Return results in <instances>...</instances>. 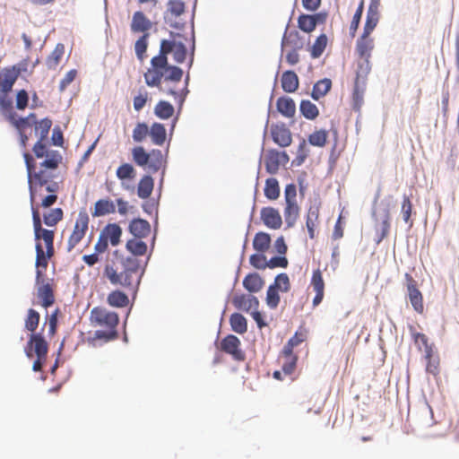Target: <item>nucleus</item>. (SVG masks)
<instances>
[{
  "instance_id": "e433bc0d",
  "label": "nucleus",
  "mask_w": 459,
  "mask_h": 459,
  "mask_svg": "<svg viewBox=\"0 0 459 459\" xmlns=\"http://www.w3.org/2000/svg\"><path fill=\"white\" fill-rule=\"evenodd\" d=\"M281 87L285 92H294L299 88V78L295 72L286 71L282 74Z\"/></svg>"
},
{
  "instance_id": "423d86ee",
  "label": "nucleus",
  "mask_w": 459,
  "mask_h": 459,
  "mask_svg": "<svg viewBox=\"0 0 459 459\" xmlns=\"http://www.w3.org/2000/svg\"><path fill=\"white\" fill-rule=\"evenodd\" d=\"M164 51V56L168 57V55L172 53L173 58L177 63H183L186 57V48L185 44L178 40L176 38L172 39H162L160 46V53L162 54Z\"/></svg>"
},
{
  "instance_id": "37998d69",
  "label": "nucleus",
  "mask_w": 459,
  "mask_h": 459,
  "mask_svg": "<svg viewBox=\"0 0 459 459\" xmlns=\"http://www.w3.org/2000/svg\"><path fill=\"white\" fill-rule=\"evenodd\" d=\"M64 212L62 208L56 207L51 209L48 212L43 213L42 222L48 227H55L60 221L63 220Z\"/></svg>"
},
{
  "instance_id": "603ef678",
  "label": "nucleus",
  "mask_w": 459,
  "mask_h": 459,
  "mask_svg": "<svg viewBox=\"0 0 459 459\" xmlns=\"http://www.w3.org/2000/svg\"><path fill=\"white\" fill-rule=\"evenodd\" d=\"M264 195L270 200H275L280 195L279 182L274 178H267L264 186Z\"/></svg>"
},
{
  "instance_id": "c03bdc74",
  "label": "nucleus",
  "mask_w": 459,
  "mask_h": 459,
  "mask_svg": "<svg viewBox=\"0 0 459 459\" xmlns=\"http://www.w3.org/2000/svg\"><path fill=\"white\" fill-rule=\"evenodd\" d=\"M281 160L279 159V152L271 150L265 156L264 164L268 173L275 174L280 168Z\"/></svg>"
},
{
  "instance_id": "4c0bfd02",
  "label": "nucleus",
  "mask_w": 459,
  "mask_h": 459,
  "mask_svg": "<svg viewBox=\"0 0 459 459\" xmlns=\"http://www.w3.org/2000/svg\"><path fill=\"white\" fill-rule=\"evenodd\" d=\"M52 125V119L48 117H45L39 120L37 119V123L34 126V133L35 135L39 136L38 139L48 140Z\"/></svg>"
},
{
  "instance_id": "58836bf2",
  "label": "nucleus",
  "mask_w": 459,
  "mask_h": 459,
  "mask_svg": "<svg viewBox=\"0 0 459 459\" xmlns=\"http://www.w3.org/2000/svg\"><path fill=\"white\" fill-rule=\"evenodd\" d=\"M116 211V206L113 201L109 199H100L95 204L92 215L95 217L104 216L113 213Z\"/></svg>"
},
{
  "instance_id": "2f4dec72",
  "label": "nucleus",
  "mask_w": 459,
  "mask_h": 459,
  "mask_svg": "<svg viewBox=\"0 0 459 459\" xmlns=\"http://www.w3.org/2000/svg\"><path fill=\"white\" fill-rule=\"evenodd\" d=\"M277 110L286 117H292L296 112V105L292 99L281 97L277 100Z\"/></svg>"
},
{
  "instance_id": "b1692460",
  "label": "nucleus",
  "mask_w": 459,
  "mask_h": 459,
  "mask_svg": "<svg viewBox=\"0 0 459 459\" xmlns=\"http://www.w3.org/2000/svg\"><path fill=\"white\" fill-rule=\"evenodd\" d=\"M366 89V78H360L359 73H357L354 89L352 92V101L353 108L357 110H359L362 103H363V96Z\"/></svg>"
},
{
  "instance_id": "aec40b11",
  "label": "nucleus",
  "mask_w": 459,
  "mask_h": 459,
  "mask_svg": "<svg viewBox=\"0 0 459 459\" xmlns=\"http://www.w3.org/2000/svg\"><path fill=\"white\" fill-rule=\"evenodd\" d=\"M261 220L266 227L273 230H278L282 225L279 211L273 207H264L261 210Z\"/></svg>"
},
{
  "instance_id": "cd10ccee",
  "label": "nucleus",
  "mask_w": 459,
  "mask_h": 459,
  "mask_svg": "<svg viewBox=\"0 0 459 459\" xmlns=\"http://www.w3.org/2000/svg\"><path fill=\"white\" fill-rule=\"evenodd\" d=\"M129 231L137 238L147 237L151 232L150 223L143 219H134L129 224Z\"/></svg>"
},
{
  "instance_id": "412c9836",
  "label": "nucleus",
  "mask_w": 459,
  "mask_h": 459,
  "mask_svg": "<svg viewBox=\"0 0 459 459\" xmlns=\"http://www.w3.org/2000/svg\"><path fill=\"white\" fill-rule=\"evenodd\" d=\"M12 91H0V114L9 122L15 115L13 98L10 95Z\"/></svg>"
},
{
  "instance_id": "864d4df0",
  "label": "nucleus",
  "mask_w": 459,
  "mask_h": 459,
  "mask_svg": "<svg viewBox=\"0 0 459 459\" xmlns=\"http://www.w3.org/2000/svg\"><path fill=\"white\" fill-rule=\"evenodd\" d=\"M299 214V207L297 203H287L284 209V217L288 226H292Z\"/></svg>"
},
{
  "instance_id": "4468645a",
  "label": "nucleus",
  "mask_w": 459,
  "mask_h": 459,
  "mask_svg": "<svg viewBox=\"0 0 459 459\" xmlns=\"http://www.w3.org/2000/svg\"><path fill=\"white\" fill-rule=\"evenodd\" d=\"M116 176L121 181L122 188L127 191H134V186L129 183L134 179L136 170L130 163H124L120 165L116 171Z\"/></svg>"
},
{
  "instance_id": "72a5a7b5",
  "label": "nucleus",
  "mask_w": 459,
  "mask_h": 459,
  "mask_svg": "<svg viewBox=\"0 0 459 459\" xmlns=\"http://www.w3.org/2000/svg\"><path fill=\"white\" fill-rule=\"evenodd\" d=\"M149 135L152 143L161 146L166 141V129L160 123H153L149 129Z\"/></svg>"
},
{
  "instance_id": "9b49d317",
  "label": "nucleus",
  "mask_w": 459,
  "mask_h": 459,
  "mask_svg": "<svg viewBox=\"0 0 459 459\" xmlns=\"http://www.w3.org/2000/svg\"><path fill=\"white\" fill-rule=\"evenodd\" d=\"M405 279L411 304L416 312L421 314L424 311L422 294L417 288V282L411 274L406 273Z\"/></svg>"
},
{
  "instance_id": "f257e3e1",
  "label": "nucleus",
  "mask_w": 459,
  "mask_h": 459,
  "mask_svg": "<svg viewBox=\"0 0 459 459\" xmlns=\"http://www.w3.org/2000/svg\"><path fill=\"white\" fill-rule=\"evenodd\" d=\"M162 54L153 56L150 62V67L143 74L144 82L149 87H157L161 90L162 80L165 82H179L183 76L181 68L170 65L168 57Z\"/></svg>"
},
{
  "instance_id": "5701e85b",
  "label": "nucleus",
  "mask_w": 459,
  "mask_h": 459,
  "mask_svg": "<svg viewBox=\"0 0 459 459\" xmlns=\"http://www.w3.org/2000/svg\"><path fill=\"white\" fill-rule=\"evenodd\" d=\"M278 360L281 364L283 374L285 376H290L296 369L298 356L294 354L293 351L286 352V350L282 349Z\"/></svg>"
},
{
  "instance_id": "09e8293b",
  "label": "nucleus",
  "mask_w": 459,
  "mask_h": 459,
  "mask_svg": "<svg viewBox=\"0 0 459 459\" xmlns=\"http://www.w3.org/2000/svg\"><path fill=\"white\" fill-rule=\"evenodd\" d=\"M230 323L231 329L238 333H245L247 331V319L238 313H234L230 316Z\"/></svg>"
},
{
  "instance_id": "774afa93",
  "label": "nucleus",
  "mask_w": 459,
  "mask_h": 459,
  "mask_svg": "<svg viewBox=\"0 0 459 459\" xmlns=\"http://www.w3.org/2000/svg\"><path fill=\"white\" fill-rule=\"evenodd\" d=\"M327 37L325 34H321L320 36H318L312 46L311 56L314 58L319 57L325 51Z\"/></svg>"
},
{
  "instance_id": "ddd939ff",
  "label": "nucleus",
  "mask_w": 459,
  "mask_h": 459,
  "mask_svg": "<svg viewBox=\"0 0 459 459\" xmlns=\"http://www.w3.org/2000/svg\"><path fill=\"white\" fill-rule=\"evenodd\" d=\"M375 48L374 38L370 34L363 33L356 41V52L360 58L365 59L367 66L369 65V58Z\"/></svg>"
},
{
  "instance_id": "2eb2a0df",
  "label": "nucleus",
  "mask_w": 459,
  "mask_h": 459,
  "mask_svg": "<svg viewBox=\"0 0 459 459\" xmlns=\"http://www.w3.org/2000/svg\"><path fill=\"white\" fill-rule=\"evenodd\" d=\"M390 211L388 208L383 210L382 213L379 216L375 217L376 221V234H377V244H379L383 239H385L390 231Z\"/></svg>"
},
{
  "instance_id": "39448f33",
  "label": "nucleus",
  "mask_w": 459,
  "mask_h": 459,
  "mask_svg": "<svg viewBox=\"0 0 459 459\" xmlns=\"http://www.w3.org/2000/svg\"><path fill=\"white\" fill-rule=\"evenodd\" d=\"M44 327L45 325L39 332L30 333L29 340L24 346V353L28 359H32V356L35 355L37 358L45 360L48 351V343L43 333Z\"/></svg>"
},
{
  "instance_id": "6e6d98bb",
  "label": "nucleus",
  "mask_w": 459,
  "mask_h": 459,
  "mask_svg": "<svg viewBox=\"0 0 459 459\" xmlns=\"http://www.w3.org/2000/svg\"><path fill=\"white\" fill-rule=\"evenodd\" d=\"M108 301L110 306L117 307H124L128 304V297L122 291H112L108 297Z\"/></svg>"
},
{
  "instance_id": "49530a36",
  "label": "nucleus",
  "mask_w": 459,
  "mask_h": 459,
  "mask_svg": "<svg viewBox=\"0 0 459 459\" xmlns=\"http://www.w3.org/2000/svg\"><path fill=\"white\" fill-rule=\"evenodd\" d=\"M270 245L271 237L268 233L258 232L255 234L253 239V247L256 251L260 253H264L269 249Z\"/></svg>"
},
{
  "instance_id": "a19ab883",
  "label": "nucleus",
  "mask_w": 459,
  "mask_h": 459,
  "mask_svg": "<svg viewBox=\"0 0 459 459\" xmlns=\"http://www.w3.org/2000/svg\"><path fill=\"white\" fill-rule=\"evenodd\" d=\"M332 88V81L328 78H324L316 82L313 87L311 96L314 100H318L320 98L325 96Z\"/></svg>"
},
{
  "instance_id": "c756f323",
  "label": "nucleus",
  "mask_w": 459,
  "mask_h": 459,
  "mask_svg": "<svg viewBox=\"0 0 459 459\" xmlns=\"http://www.w3.org/2000/svg\"><path fill=\"white\" fill-rule=\"evenodd\" d=\"M17 79L8 66L2 68L0 70V91H13Z\"/></svg>"
},
{
  "instance_id": "ea45409f",
  "label": "nucleus",
  "mask_w": 459,
  "mask_h": 459,
  "mask_svg": "<svg viewBox=\"0 0 459 459\" xmlns=\"http://www.w3.org/2000/svg\"><path fill=\"white\" fill-rule=\"evenodd\" d=\"M319 218V207L318 206H310L307 215L306 225L307 228V231L310 238H315V230L318 224Z\"/></svg>"
},
{
  "instance_id": "c85d7f7f",
  "label": "nucleus",
  "mask_w": 459,
  "mask_h": 459,
  "mask_svg": "<svg viewBox=\"0 0 459 459\" xmlns=\"http://www.w3.org/2000/svg\"><path fill=\"white\" fill-rule=\"evenodd\" d=\"M17 79L8 66L2 68L0 70V91H13Z\"/></svg>"
},
{
  "instance_id": "13d9d810",
  "label": "nucleus",
  "mask_w": 459,
  "mask_h": 459,
  "mask_svg": "<svg viewBox=\"0 0 459 459\" xmlns=\"http://www.w3.org/2000/svg\"><path fill=\"white\" fill-rule=\"evenodd\" d=\"M30 102L29 92L25 89H19L15 91V104L14 107L19 111H23Z\"/></svg>"
},
{
  "instance_id": "3c124183",
  "label": "nucleus",
  "mask_w": 459,
  "mask_h": 459,
  "mask_svg": "<svg viewBox=\"0 0 459 459\" xmlns=\"http://www.w3.org/2000/svg\"><path fill=\"white\" fill-rule=\"evenodd\" d=\"M126 249L132 253V256L143 255L147 251V245L140 238L129 239L126 242Z\"/></svg>"
},
{
  "instance_id": "0eeeda50",
  "label": "nucleus",
  "mask_w": 459,
  "mask_h": 459,
  "mask_svg": "<svg viewBox=\"0 0 459 459\" xmlns=\"http://www.w3.org/2000/svg\"><path fill=\"white\" fill-rule=\"evenodd\" d=\"M31 217L35 245L42 246L40 239H43L44 242L54 240V230L42 227L39 208L33 204L31 205Z\"/></svg>"
},
{
  "instance_id": "f03ea898",
  "label": "nucleus",
  "mask_w": 459,
  "mask_h": 459,
  "mask_svg": "<svg viewBox=\"0 0 459 459\" xmlns=\"http://www.w3.org/2000/svg\"><path fill=\"white\" fill-rule=\"evenodd\" d=\"M105 274L112 284L134 290L141 281L142 273L139 260L134 256H127L123 259L120 272L107 264Z\"/></svg>"
},
{
  "instance_id": "dca6fc26",
  "label": "nucleus",
  "mask_w": 459,
  "mask_h": 459,
  "mask_svg": "<svg viewBox=\"0 0 459 459\" xmlns=\"http://www.w3.org/2000/svg\"><path fill=\"white\" fill-rule=\"evenodd\" d=\"M379 0H371L368 12H367V17L366 22L363 27V33L370 34L374 31L376 29L378 22H379Z\"/></svg>"
},
{
  "instance_id": "79ce46f5",
  "label": "nucleus",
  "mask_w": 459,
  "mask_h": 459,
  "mask_svg": "<svg viewBox=\"0 0 459 459\" xmlns=\"http://www.w3.org/2000/svg\"><path fill=\"white\" fill-rule=\"evenodd\" d=\"M65 53V45L57 43L55 49L46 59V65L49 70L55 69L60 63L62 56Z\"/></svg>"
},
{
  "instance_id": "4d7b16f0",
  "label": "nucleus",
  "mask_w": 459,
  "mask_h": 459,
  "mask_svg": "<svg viewBox=\"0 0 459 459\" xmlns=\"http://www.w3.org/2000/svg\"><path fill=\"white\" fill-rule=\"evenodd\" d=\"M401 213L404 222L411 227L413 225V221L411 219L412 213V203L411 198L407 195H403V197Z\"/></svg>"
},
{
  "instance_id": "6e6552de",
  "label": "nucleus",
  "mask_w": 459,
  "mask_h": 459,
  "mask_svg": "<svg viewBox=\"0 0 459 459\" xmlns=\"http://www.w3.org/2000/svg\"><path fill=\"white\" fill-rule=\"evenodd\" d=\"M86 233V209L82 207L75 221L74 230L67 242V251H71L84 237Z\"/></svg>"
},
{
  "instance_id": "f3484780",
  "label": "nucleus",
  "mask_w": 459,
  "mask_h": 459,
  "mask_svg": "<svg viewBox=\"0 0 459 459\" xmlns=\"http://www.w3.org/2000/svg\"><path fill=\"white\" fill-rule=\"evenodd\" d=\"M121 235V228L116 223H109L101 230L98 241L108 245L109 240L112 246H117L120 242Z\"/></svg>"
},
{
  "instance_id": "7c9ffc66",
  "label": "nucleus",
  "mask_w": 459,
  "mask_h": 459,
  "mask_svg": "<svg viewBox=\"0 0 459 459\" xmlns=\"http://www.w3.org/2000/svg\"><path fill=\"white\" fill-rule=\"evenodd\" d=\"M42 159L43 160L39 163L40 168L56 170L59 164L62 163L63 156L59 151L53 150L48 151V153Z\"/></svg>"
},
{
  "instance_id": "4be33fe9",
  "label": "nucleus",
  "mask_w": 459,
  "mask_h": 459,
  "mask_svg": "<svg viewBox=\"0 0 459 459\" xmlns=\"http://www.w3.org/2000/svg\"><path fill=\"white\" fill-rule=\"evenodd\" d=\"M311 286L316 292V296L313 299V306L316 307L322 302L325 295V281L320 269H316L313 272Z\"/></svg>"
},
{
  "instance_id": "20e7f679",
  "label": "nucleus",
  "mask_w": 459,
  "mask_h": 459,
  "mask_svg": "<svg viewBox=\"0 0 459 459\" xmlns=\"http://www.w3.org/2000/svg\"><path fill=\"white\" fill-rule=\"evenodd\" d=\"M132 159L137 166L147 169L152 173L159 171L165 162L160 150L153 149L147 152L143 146L133 148Z\"/></svg>"
},
{
  "instance_id": "680f3d73",
  "label": "nucleus",
  "mask_w": 459,
  "mask_h": 459,
  "mask_svg": "<svg viewBox=\"0 0 459 459\" xmlns=\"http://www.w3.org/2000/svg\"><path fill=\"white\" fill-rule=\"evenodd\" d=\"M363 10H364V1L361 0L353 17H352L351 24H350L349 30H350V35L351 38H354L357 33L358 28L359 26V22H360V20L362 17Z\"/></svg>"
},
{
  "instance_id": "f8f14e48",
  "label": "nucleus",
  "mask_w": 459,
  "mask_h": 459,
  "mask_svg": "<svg viewBox=\"0 0 459 459\" xmlns=\"http://www.w3.org/2000/svg\"><path fill=\"white\" fill-rule=\"evenodd\" d=\"M152 28V21L142 11L134 13L130 23V30L134 34L142 35L150 34L149 30Z\"/></svg>"
},
{
  "instance_id": "e2e57ef3",
  "label": "nucleus",
  "mask_w": 459,
  "mask_h": 459,
  "mask_svg": "<svg viewBox=\"0 0 459 459\" xmlns=\"http://www.w3.org/2000/svg\"><path fill=\"white\" fill-rule=\"evenodd\" d=\"M328 134L327 131L321 129L314 132L308 136V143L311 145L317 147H324L327 142Z\"/></svg>"
},
{
  "instance_id": "473e14b6",
  "label": "nucleus",
  "mask_w": 459,
  "mask_h": 459,
  "mask_svg": "<svg viewBox=\"0 0 459 459\" xmlns=\"http://www.w3.org/2000/svg\"><path fill=\"white\" fill-rule=\"evenodd\" d=\"M264 284V280L256 273L247 274L243 280V286L249 292H258Z\"/></svg>"
},
{
  "instance_id": "f704fd0d",
  "label": "nucleus",
  "mask_w": 459,
  "mask_h": 459,
  "mask_svg": "<svg viewBox=\"0 0 459 459\" xmlns=\"http://www.w3.org/2000/svg\"><path fill=\"white\" fill-rule=\"evenodd\" d=\"M36 166L32 169V178L36 179L37 185L45 186L47 183L53 181L56 175L55 174V170L40 168L39 170H36Z\"/></svg>"
},
{
  "instance_id": "6ab92c4d",
  "label": "nucleus",
  "mask_w": 459,
  "mask_h": 459,
  "mask_svg": "<svg viewBox=\"0 0 459 459\" xmlns=\"http://www.w3.org/2000/svg\"><path fill=\"white\" fill-rule=\"evenodd\" d=\"M232 304L237 309L250 313L255 308H258L259 301L251 294H240L233 298Z\"/></svg>"
},
{
  "instance_id": "a18cd8bd",
  "label": "nucleus",
  "mask_w": 459,
  "mask_h": 459,
  "mask_svg": "<svg viewBox=\"0 0 459 459\" xmlns=\"http://www.w3.org/2000/svg\"><path fill=\"white\" fill-rule=\"evenodd\" d=\"M150 34L141 35L134 43V52L137 59L143 62L147 57V48L149 46Z\"/></svg>"
},
{
  "instance_id": "bf43d9fd",
  "label": "nucleus",
  "mask_w": 459,
  "mask_h": 459,
  "mask_svg": "<svg viewBox=\"0 0 459 459\" xmlns=\"http://www.w3.org/2000/svg\"><path fill=\"white\" fill-rule=\"evenodd\" d=\"M300 112L307 119L313 120L317 117L319 111L317 107L310 100H302L300 103Z\"/></svg>"
},
{
  "instance_id": "de8ad7c7",
  "label": "nucleus",
  "mask_w": 459,
  "mask_h": 459,
  "mask_svg": "<svg viewBox=\"0 0 459 459\" xmlns=\"http://www.w3.org/2000/svg\"><path fill=\"white\" fill-rule=\"evenodd\" d=\"M40 320V314L34 308L30 307L27 310V316L24 322V328L30 333H37L36 329L39 326Z\"/></svg>"
},
{
  "instance_id": "bb28decb",
  "label": "nucleus",
  "mask_w": 459,
  "mask_h": 459,
  "mask_svg": "<svg viewBox=\"0 0 459 459\" xmlns=\"http://www.w3.org/2000/svg\"><path fill=\"white\" fill-rule=\"evenodd\" d=\"M108 244L97 241L94 247V252L88 255V266H92L95 264L107 261L108 257Z\"/></svg>"
},
{
  "instance_id": "393cba45",
  "label": "nucleus",
  "mask_w": 459,
  "mask_h": 459,
  "mask_svg": "<svg viewBox=\"0 0 459 459\" xmlns=\"http://www.w3.org/2000/svg\"><path fill=\"white\" fill-rule=\"evenodd\" d=\"M37 289V297L39 300L40 305L48 308L52 307L55 303V296L52 292L51 286L49 283L40 284L36 287Z\"/></svg>"
},
{
  "instance_id": "69168bd1",
  "label": "nucleus",
  "mask_w": 459,
  "mask_h": 459,
  "mask_svg": "<svg viewBox=\"0 0 459 459\" xmlns=\"http://www.w3.org/2000/svg\"><path fill=\"white\" fill-rule=\"evenodd\" d=\"M167 13L172 17H179L185 13V3L181 0H169Z\"/></svg>"
},
{
  "instance_id": "7ed1b4c3",
  "label": "nucleus",
  "mask_w": 459,
  "mask_h": 459,
  "mask_svg": "<svg viewBox=\"0 0 459 459\" xmlns=\"http://www.w3.org/2000/svg\"><path fill=\"white\" fill-rule=\"evenodd\" d=\"M91 322L92 325L103 327V330L95 332L91 342L96 345L98 341L108 342L117 338V326L118 325V316L102 307H94L91 312Z\"/></svg>"
},
{
  "instance_id": "1a4fd4ad",
  "label": "nucleus",
  "mask_w": 459,
  "mask_h": 459,
  "mask_svg": "<svg viewBox=\"0 0 459 459\" xmlns=\"http://www.w3.org/2000/svg\"><path fill=\"white\" fill-rule=\"evenodd\" d=\"M240 340L233 334L227 335L221 342V351L230 354L237 361H243L246 359L245 352L240 349Z\"/></svg>"
},
{
  "instance_id": "c9c22d12",
  "label": "nucleus",
  "mask_w": 459,
  "mask_h": 459,
  "mask_svg": "<svg viewBox=\"0 0 459 459\" xmlns=\"http://www.w3.org/2000/svg\"><path fill=\"white\" fill-rule=\"evenodd\" d=\"M154 181L149 175H144L137 185V195L142 199L148 198L153 190Z\"/></svg>"
},
{
  "instance_id": "5fc2aeb1",
  "label": "nucleus",
  "mask_w": 459,
  "mask_h": 459,
  "mask_svg": "<svg viewBox=\"0 0 459 459\" xmlns=\"http://www.w3.org/2000/svg\"><path fill=\"white\" fill-rule=\"evenodd\" d=\"M49 139H38L32 147V152L36 159H42L45 157L48 151H52L49 149L50 146Z\"/></svg>"
},
{
  "instance_id": "a211bd4d",
  "label": "nucleus",
  "mask_w": 459,
  "mask_h": 459,
  "mask_svg": "<svg viewBox=\"0 0 459 459\" xmlns=\"http://www.w3.org/2000/svg\"><path fill=\"white\" fill-rule=\"evenodd\" d=\"M271 134L273 142L281 147H287L291 144V133L283 124L272 126Z\"/></svg>"
},
{
  "instance_id": "8fccbe9b",
  "label": "nucleus",
  "mask_w": 459,
  "mask_h": 459,
  "mask_svg": "<svg viewBox=\"0 0 459 459\" xmlns=\"http://www.w3.org/2000/svg\"><path fill=\"white\" fill-rule=\"evenodd\" d=\"M154 114L160 119H169L174 114V107L168 101L160 100L154 108Z\"/></svg>"
},
{
  "instance_id": "0e129e2a",
  "label": "nucleus",
  "mask_w": 459,
  "mask_h": 459,
  "mask_svg": "<svg viewBox=\"0 0 459 459\" xmlns=\"http://www.w3.org/2000/svg\"><path fill=\"white\" fill-rule=\"evenodd\" d=\"M298 26L304 32L309 33L316 29V22L309 14H301L298 18Z\"/></svg>"
},
{
  "instance_id": "052dcab7",
  "label": "nucleus",
  "mask_w": 459,
  "mask_h": 459,
  "mask_svg": "<svg viewBox=\"0 0 459 459\" xmlns=\"http://www.w3.org/2000/svg\"><path fill=\"white\" fill-rule=\"evenodd\" d=\"M413 340L420 349L421 347L424 348V352L427 353L428 357L431 356V351H434V344L429 342V338L426 334L421 333H413Z\"/></svg>"
},
{
  "instance_id": "a878e982",
  "label": "nucleus",
  "mask_w": 459,
  "mask_h": 459,
  "mask_svg": "<svg viewBox=\"0 0 459 459\" xmlns=\"http://www.w3.org/2000/svg\"><path fill=\"white\" fill-rule=\"evenodd\" d=\"M37 115L34 112L29 113L28 116L22 117L15 113L13 117L9 121L8 123L14 128V129H27L31 126H34L37 123Z\"/></svg>"
},
{
  "instance_id": "338daca9",
  "label": "nucleus",
  "mask_w": 459,
  "mask_h": 459,
  "mask_svg": "<svg viewBox=\"0 0 459 459\" xmlns=\"http://www.w3.org/2000/svg\"><path fill=\"white\" fill-rule=\"evenodd\" d=\"M149 126L145 123H138L133 130V139L135 143H142L149 135Z\"/></svg>"
},
{
  "instance_id": "9d476101",
  "label": "nucleus",
  "mask_w": 459,
  "mask_h": 459,
  "mask_svg": "<svg viewBox=\"0 0 459 459\" xmlns=\"http://www.w3.org/2000/svg\"><path fill=\"white\" fill-rule=\"evenodd\" d=\"M22 157L24 160V163L26 166L27 175H28V183H29V194L30 200V206L34 204V201L36 199L37 195L39 194V189L43 186L37 185L36 179L32 178V169L36 166V161L34 158L26 151L22 152Z\"/></svg>"
}]
</instances>
